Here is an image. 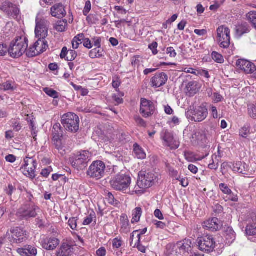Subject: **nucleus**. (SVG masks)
Returning a JSON list of instances; mask_svg holds the SVG:
<instances>
[{
  "mask_svg": "<svg viewBox=\"0 0 256 256\" xmlns=\"http://www.w3.org/2000/svg\"><path fill=\"white\" fill-rule=\"evenodd\" d=\"M142 214V210L140 207H136L132 212V219L131 222L132 224L138 222L140 221Z\"/></svg>",
  "mask_w": 256,
  "mask_h": 256,
  "instance_id": "nucleus-31",
  "label": "nucleus"
},
{
  "mask_svg": "<svg viewBox=\"0 0 256 256\" xmlns=\"http://www.w3.org/2000/svg\"><path fill=\"white\" fill-rule=\"evenodd\" d=\"M219 159L216 154H213L212 156V160L209 164L208 167L210 170H216L218 168L219 164Z\"/></svg>",
  "mask_w": 256,
  "mask_h": 256,
  "instance_id": "nucleus-35",
  "label": "nucleus"
},
{
  "mask_svg": "<svg viewBox=\"0 0 256 256\" xmlns=\"http://www.w3.org/2000/svg\"><path fill=\"white\" fill-rule=\"evenodd\" d=\"M229 166L236 172L247 174L248 166L244 163H242L240 162L233 164L230 163L229 164Z\"/></svg>",
  "mask_w": 256,
  "mask_h": 256,
  "instance_id": "nucleus-25",
  "label": "nucleus"
},
{
  "mask_svg": "<svg viewBox=\"0 0 256 256\" xmlns=\"http://www.w3.org/2000/svg\"><path fill=\"white\" fill-rule=\"evenodd\" d=\"M250 126L249 124H245L239 131V135L242 138H246L250 134Z\"/></svg>",
  "mask_w": 256,
  "mask_h": 256,
  "instance_id": "nucleus-38",
  "label": "nucleus"
},
{
  "mask_svg": "<svg viewBox=\"0 0 256 256\" xmlns=\"http://www.w3.org/2000/svg\"><path fill=\"white\" fill-rule=\"evenodd\" d=\"M44 91L47 95L54 98H58V92L52 88H44Z\"/></svg>",
  "mask_w": 256,
  "mask_h": 256,
  "instance_id": "nucleus-41",
  "label": "nucleus"
},
{
  "mask_svg": "<svg viewBox=\"0 0 256 256\" xmlns=\"http://www.w3.org/2000/svg\"><path fill=\"white\" fill-rule=\"evenodd\" d=\"M133 148L134 154L136 158L140 160H144L146 158L144 150L138 144H134Z\"/></svg>",
  "mask_w": 256,
  "mask_h": 256,
  "instance_id": "nucleus-29",
  "label": "nucleus"
},
{
  "mask_svg": "<svg viewBox=\"0 0 256 256\" xmlns=\"http://www.w3.org/2000/svg\"><path fill=\"white\" fill-rule=\"evenodd\" d=\"M76 56V53L74 50H68L66 60L72 61L75 59Z\"/></svg>",
  "mask_w": 256,
  "mask_h": 256,
  "instance_id": "nucleus-52",
  "label": "nucleus"
},
{
  "mask_svg": "<svg viewBox=\"0 0 256 256\" xmlns=\"http://www.w3.org/2000/svg\"><path fill=\"white\" fill-rule=\"evenodd\" d=\"M114 9L118 12V14L122 15L126 14L128 12L127 10L123 7L120 6H115L114 7Z\"/></svg>",
  "mask_w": 256,
  "mask_h": 256,
  "instance_id": "nucleus-59",
  "label": "nucleus"
},
{
  "mask_svg": "<svg viewBox=\"0 0 256 256\" xmlns=\"http://www.w3.org/2000/svg\"><path fill=\"white\" fill-rule=\"evenodd\" d=\"M140 238L137 240L135 244V246H136L139 251L142 253L146 252V247L140 244Z\"/></svg>",
  "mask_w": 256,
  "mask_h": 256,
  "instance_id": "nucleus-58",
  "label": "nucleus"
},
{
  "mask_svg": "<svg viewBox=\"0 0 256 256\" xmlns=\"http://www.w3.org/2000/svg\"><path fill=\"white\" fill-rule=\"evenodd\" d=\"M123 96L122 94L121 96H117L116 94L112 95V100L114 101L116 105L122 103L123 100L122 98V96Z\"/></svg>",
  "mask_w": 256,
  "mask_h": 256,
  "instance_id": "nucleus-55",
  "label": "nucleus"
},
{
  "mask_svg": "<svg viewBox=\"0 0 256 256\" xmlns=\"http://www.w3.org/2000/svg\"><path fill=\"white\" fill-rule=\"evenodd\" d=\"M212 57L213 60L218 63L222 64L224 62V59L222 55L216 52H212Z\"/></svg>",
  "mask_w": 256,
  "mask_h": 256,
  "instance_id": "nucleus-42",
  "label": "nucleus"
},
{
  "mask_svg": "<svg viewBox=\"0 0 256 256\" xmlns=\"http://www.w3.org/2000/svg\"><path fill=\"white\" fill-rule=\"evenodd\" d=\"M236 66L246 74H252L255 70V65L246 60H238L236 62Z\"/></svg>",
  "mask_w": 256,
  "mask_h": 256,
  "instance_id": "nucleus-22",
  "label": "nucleus"
},
{
  "mask_svg": "<svg viewBox=\"0 0 256 256\" xmlns=\"http://www.w3.org/2000/svg\"><path fill=\"white\" fill-rule=\"evenodd\" d=\"M52 168L49 167L42 170L40 174L44 178H48L52 172Z\"/></svg>",
  "mask_w": 256,
  "mask_h": 256,
  "instance_id": "nucleus-62",
  "label": "nucleus"
},
{
  "mask_svg": "<svg viewBox=\"0 0 256 256\" xmlns=\"http://www.w3.org/2000/svg\"><path fill=\"white\" fill-rule=\"evenodd\" d=\"M84 38V36L83 34H78L75 36L72 41V46L73 48H78L80 44H81Z\"/></svg>",
  "mask_w": 256,
  "mask_h": 256,
  "instance_id": "nucleus-34",
  "label": "nucleus"
},
{
  "mask_svg": "<svg viewBox=\"0 0 256 256\" xmlns=\"http://www.w3.org/2000/svg\"><path fill=\"white\" fill-rule=\"evenodd\" d=\"M246 19L252 26L256 29V11H250L246 15Z\"/></svg>",
  "mask_w": 256,
  "mask_h": 256,
  "instance_id": "nucleus-33",
  "label": "nucleus"
},
{
  "mask_svg": "<svg viewBox=\"0 0 256 256\" xmlns=\"http://www.w3.org/2000/svg\"><path fill=\"white\" fill-rule=\"evenodd\" d=\"M156 106L151 101L146 98L141 99L140 112L144 116L147 118L154 114L155 112Z\"/></svg>",
  "mask_w": 256,
  "mask_h": 256,
  "instance_id": "nucleus-15",
  "label": "nucleus"
},
{
  "mask_svg": "<svg viewBox=\"0 0 256 256\" xmlns=\"http://www.w3.org/2000/svg\"><path fill=\"white\" fill-rule=\"evenodd\" d=\"M50 14L53 17L60 18L65 16L66 12L62 4H56L51 8Z\"/></svg>",
  "mask_w": 256,
  "mask_h": 256,
  "instance_id": "nucleus-23",
  "label": "nucleus"
},
{
  "mask_svg": "<svg viewBox=\"0 0 256 256\" xmlns=\"http://www.w3.org/2000/svg\"><path fill=\"white\" fill-rule=\"evenodd\" d=\"M156 176L152 172H140L136 185L135 186L132 194L134 193L137 195L144 194L145 190L152 186L156 180Z\"/></svg>",
  "mask_w": 256,
  "mask_h": 256,
  "instance_id": "nucleus-1",
  "label": "nucleus"
},
{
  "mask_svg": "<svg viewBox=\"0 0 256 256\" xmlns=\"http://www.w3.org/2000/svg\"><path fill=\"white\" fill-rule=\"evenodd\" d=\"M60 240L54 237H48L42 240V248L48 250H54L60 244Z\"/></svg>",
  "mask_w": 256,
  "mask_h": 256,
  "instance_id": "nucleus-21",
  "label": "nucleus"
},
{
  "mask_svg": "<svg viewBox=\"0 0 256 256\" xmlns=\"http://www.w3.org/2000/svg\"><path fill=\"white\" fill-rule=\"evenodd\" d=\"M0 8L2 10L10 14L13 17L17 16L20 12L17 6L9 1H5L2 2Z\"/></svg>",
  "mask_w": 256,
  "mask_h": 256,
  "instance_id": "nucleus-19",
  "label": "nucleus"
},
{
  "mask_svg": "<svg viewBox=\"0 0 256 256\" xmlns=\"http://www.w3.org/2000/svg\"><path fill=\"white\" fill-rule=\"evenodd\" d=\"M202 226L204 229L214 232L218 230L221 228L222 224L218 218H213L204 222L202 224Z\"/></svg>",
  "mask_w": 256,
  "mask_h": 256,
  "instance_id": "nucleus-20",
  "label": "nucleus"
},
{
  "mask_svg": "<svg viewBox=\"0 0 256 256\" xmlns=\"http://www.w3.org/2000/svg\"><path fill=\"white\" fill-rule=\"evenodd\" d=\"M92 8L91 2L90 0L86 2L84 8L83 10V14L85 16H86Z\"/></svg>",
  "mask_w": 256,
  "mask_h": 256,
  "instance_id": "nucleus-53",
  "label": "nucleus"
},
{
  "mask_svg": "<svg viewBox=\"0 0 256 256\" xmlns=\"http://www.w3.org/2000/svg\"><path fill=\"white\" fill-rule=\"evenodd\" d=\"M226 243L228 244H231L236 238V234L232 228L228 227L224 231Z\"/></svg>",
  "mask_w": 256,
  "mask_h": 256,
  "instance_id": "nucleus-30",
  "label": "nucleus"
},
{
  "mask_svg": "<svg viewBox=\"0 0 256 256\" xmlns=\"http://www.w3.org/2000/svg\"><path fill=\"white\" fill-rule=\"evenodd\" d=\"M224 199H225L226 201L231 200L234 202L238 200L237 195H235L234 194H233L232 190L230 194H228L224 197Z\"/></svg>",
  "mask_w": 256,
  "mask_h": 256,
  "instance_id": "nucleus-48",
  "label": "nucleus"
},
{
  "mask_svg": "<svg viewBox=\"0 0 256 256\" xmlns=\"http://www.w3.org/2000/svg\"><path fill=\"white\" fill-rule=\"evenodd\" d=\"M132 179L129 176L118 174L112 178L110 184L114 190L124 192L129 188Z\"/></svg>",
  "mask_w": 256,
  "mask_h": 256,
  "instance_id": "nucleus-4",
  "label": "nucleus"
},
{
  "mask_svg": "<svg viewBox=\"0 0 256 256\" xmlns=\"http://www.w3.org/2000/svg\"><path fill=\"white\" fill-rule=\"evenodd\" d=\"M17 252L21 256H36L38 253L36 248L30 245L18 248Z\"/></svg>",
  "mask_w": 256,
  "mask_h": 256,
  "instance_id": "nucleus-24",
  "label": "nucleus"
},
{
  "mask_svg": "<svg viewBox=\"0 0 256 256\" xmlns=\"http://www.w3.org/2000/svg\"><path fill=\"white\" fill-rule=\"evenodd\" d=\"M187 118L192 122H201L206 118L208 114V109L204 106L192 108L186 112Z\"/></svg>",
  "mask_w": 256,
  "mask_h": 256,
  "instance_id": "nucleus-6",
  "label": "nucleus"
},
{
  "mask_svg": "<svg viewBox=\"0 0 256 256\" xmlns=\"http://www.w3.org/2000/svg\"><path fill=\"white\" fill-rule=\"evenodd\" d=\"M198 86V83L196 82H191L188 84L186 88L190 95L192 96L198 91L199 88Z\"/></svg>",
  "mask_w": 256,
  "mask_h": 256,
  "instance_id": "nucleus-32",
  "label": "nucleus"
},
{
  "mask_svg": "<svg viewBox=\"0 0 256 256\" xmlns=\"http://www.w3.org/2000/svg\"><path fill=\"white\" fill-rule=\"evenodd\" d=\"M216 40L220 46L222 48H228L230 44V30L224 26L218 27L216 30Z\"/></svg>",
  "mask_w": 256,
  "mask_h": 256,
  "instance_id": "nucleus-9",
  "label": "nucleus"
},
{
  "mask_svg": "<svg viewBox=\"0 0 256 256\" xmlns=\"http://www.w3.org/2000/svg\"><path fill=\"white\" fill-rule=\"evenodd\" d=\"M166 54H168L170 57L174 58L177 55V53L174 48L172 46L168 47L166 48Z\"/></svg>",
  "mask_w": 256,
  "mask_h": 256,
  "instance_id": "nucleus-50",
  "label": "nucleus"
},
{
  "mask_svg": "<svg viewBox=\"0 0 256 256\" xmlns=\"http://www.w3.org/2000/svg\"><path fill=\"white\" fill-rule=\"evenodd\" d=\"M160 138L164 146L176 150L180 146L179 142L174 138L173 134L166 130H163L162 132Z\"/></svg>",
  "mask_w": 256,
  "mask_h": 256,
  "instance_id": "nucleus-13",
  "label": "nucleus"
},
{
  "mask_svg": "<svg viewBox=\"0 0 256 256\" xmlns=\"http://www.w3.org/2000/svg\"><path fill=\"white\" fill-rule=\"evenodd\" d=\"M90 154L88 151H84L80 154L72 156L70 159L72 166L78 170H82L87 166L90 160Z\"/></svg>",
  "mask_w": 256,
  "mask_h": 256,
  "instance_id": "nucleus-8",
  "label": "nucleus"
},
{
  "mask_svg": "<svg viewBox=\"0 0 256 256\" xmlns=\"http://www.w3.org/2000/svg\"><path fill=\"white\" fill-rule=\"evenodd\" d=\"M67 25L66 20H59L55 24L54 28L58 32H63L66 30Z\"/></svg>",
  "mask_w": 256,
  "mask_h": 256,
  "instance_id": "nucleus-36",
  "label": "nucleus"
},
{
  "mask_svg": "<svg viewBox=\"0 0 256 256\" xmlns=\"http://www.w3.org/2000/svg\"><path fill=\"white\" fill-rule=\"evenodd\" d=\"M14 86H12V83L9 81H7L0 85V90L4 91L14 90Z\"/></svg>",
  "mask_w": 256,
  "mask_h": 256,
  "instance_id": "nucleus-43",
  "label": "nucleus"
},
{
  "mask_svg": "<svg viewBox=\"0 0 256 256\" xmlns=\"http://www.w3.org/2000/svg\"><path fill=\"white\" fill-rule=\"evenodd\" d=\"M105 170L104 163L100 160H96L90 166L86 173L90 178L98 180L104 176Z\"/></svg>",
  "mask_w": 256,
  "mask_h": 256,
  "instance_id": "nucleus-7",
  "label": "nucleus"
},
{
  "mask_svg": "<svg viewBox=\"0 0 256 256\" xmlns=\"http://www.w3.org/2000/svg\"><path fill=\"white\" fill-rule=\"evenodd\" d=\"M102 56V50L100 47H96L89 52V56L92 58L101 57Z\"/></svg>",
  "mask_w": 256,
  "mask_h": 256,
  "instance_id": "nucleus-37",
  "label": "nucleus"
},
{
  "mask_svg": "<svg viewBox=\"0 0 256 256\" xmlns=\"http://www.w3.org/2000/svg\"><path fill=\"white\" fill-rule=\"evenodd\" d=\"M219 188L220 190L226 196L228 194L231 193V190L229 188L228 186L224 184H220L219 186Z\"/></svg>",
  "mask_w": 256,
  "mask_h": 256,
  "instance_id": "nucleus-51",
  "label": "nucleus"
},
{
  "mask_svg": "<svg viewBox=\"0 0 256 256\" xmlns=\"http://www.w3.org/2000/svg\"><path fill=\"white\" fill-rule=\"evenodd\" d=\"M74 252V246L64 243L57 252L56 256H70Z\"/></svg>",
  "mask_w": 256,
  "mask_h": 256,
  "instance_id": "nucleus-26",
  "label": "nucleus"
},
{
  "mask_svg": "<svg viewBox=\"0 0 256 256\" xmlns=\"http://www.w3.org/2000/svg\"><path fill=\"white\" fill-rule=\"evenodd\" d=\"M12 234L10 242L13 243L20 244L26 239V232L19 228H16L10 230Z\"/></svg>",
  "mask_w": 256,
  "mask_h": 256,
  "instance_id": "nucleus-17",
  "label": "nucleus"
},
{
  "mask_svg": "<svg viewBox=\"0 0 256 256\" xmlns=\"http://www.w3.org/2000/svg\"><path fill=\"white\" fill-rule=\"evenodd\" d=\"M52 134L53 136L52 140L56 148L58 150H62L64 148L62 142V130L59 123L55 124L54 125Z\"/></svg>",
  "mask_w": 256,
  "mask_h": 256,
  "instance_id": "nucleus-14",
  "label": "nucleus"
},
{
  "mask_svg": "<svg viewBox=\"0 0 256 256\" xmlns=\"http://www.w3.org/2000/svg\"><path fill=\"white\" fill-rule=\"evenodd\" d=\"M122 244V241L120 238H115L112 240V244L114 248H120Z\"/></svg>",
  "mask_w": 256,
  "mask_h": 256,
  "instance_id": "nucleus-49",
  "label": "nucleus"
},
{
  "mask_svg": "<svg viewBox=\"0 0 256 256\" xmlns=\"http://www.w3.org/2000/svg\"><path fill=\"white\" fill-rule=\"evenodd\" d=\"M44 11L40 12L36 20L35 35L38 38L46 39L48 35L50 22L44 17Z\"/></svg>",
  "mask_w": 256,
  "mask_h": 256,
  "instance_id": "nucleus-3",
  "label": "nucleus"
},
{
  "mask_svg": "<svg viewBox=\"0 0 256 256\" xmlns=\"http://www.w3.org/2000/svg\"><path fill=\"white\" fill-rule=\"evenodd\" d=\"M198 246L202 251L211 252L214 249L216 244L212 236L206 235L199 240Z\"/></svg>",
  "mask_w": 256,
  "mask_h": 256,
  "instance_id": "nucleus-11",
  "label": "nucleus"
},
{
  "mask_svg": "<svg viewBox=\"0 0 256 256\" xmlns=\"http://www.w3.org/2000/svg\"><path fill=\"white\" fill-rule=\"evenodd\" d=\"M8 52V48L6 44H0V55L2 56H4L7 52Z\"/></svg>",
  "mask_w": 256,
  "mask_h": 256,
  "instance_id": "nucleus-61",
  "label": "nucleus"
},
{
  "mask_svg": "<svg viewBox=\"0 0 256 256\" xmlns=\"http://www.w3.org/2000/svg\"><path fill=\"white\" fill-rule=\"evenodd\" d=\"M28 47V40L25 36L16 38L8 48V54L13 58H18L24 54Z\"/></svg>",
  "mask_w": 256,
  "mask_h": 256,
  "instance_id": "nucleus-2",
  "label": "nucleus"
},
{
  "mask_svg": "<svg viewBox=\"0 0 256 256\" xmlns=\"http://www.w3.org/2000/svg\"><path fill=\"white\" fill-rule=\"evenodd\" d=\"M38 207L32 204H29L23 206L19 209L18 215L24 218H34L36 216V210Z\"/></svg>",
  "mask_w": 256,
  "mask_h": 256,
  "instance_id": "nucleus-16",
  "label": "nucleus"
},
{
  "mask_svg": "<svg viewBox=\"0 0 256 256\" xmlns=\"http://www.w3.org/2000/svg\"><path fill=\"white\" fill-rule=\"evenodd\" d=\"M168 79V77L166 73H157L152 78L151 84L153 87L160 88L166 83Z\"/></svg>",
  "mask_w": 256,
  "mask_h": 256,
  "instance_id": "nucleus-18",
  "label": "nucleus"
},
{
  "mask_svg": "<svg viewBox=\"0 0 256 256\" xmlns=\"http://www.w3.org/2000/svg\"><path fill=\"white\" fill-rule=\"evenodd\" d=\"M120 231L125 234L130 231V227L128 216L126 214H122L120 218Z\"/></svg>",
  "mask_w": 256,
  "mask_h": 256,
  "instance_id": "nucleus-27",
  "label": "nucleus"
},
{
  "mask_svg": "<svg viewBox=\"0 0 256 256\" xmlns=\"http://www.w3.org/2000/svg\"><path fill=\"white\" fill-rule=\"evenodd\" d=\"M224 98L219 93L214 92L213 96L212 98V100L216 103L222 101Z\"/></svg>",
  "mask_w": 256,
  "mask_h": 256,
  "instance_id": "nucleus-54",
  "label": "nucleus"
},
{
  "mask_svg": "<svg viewBox=\"0 0 256 256\" xmlns=\"http://www.w3.org/2000/svg\"><path fill=\"white\" fill-rule=\"evenodd\" d=\"M248 115L253 118L256 119V106L250 104L248 106Z\"/></svg>",
  "mask_w": 256,
  "mask_h": 256,
  "instance_id": "nucleus-44",
  "label": "nucleus"
},
{
  "mask_svg": "<svg viewBox=\"0 0 256 256\" xmlns=\"http://www.w3.org/2000/svg\"><path fill=\"white\" fill-rule=\"evenodd\" d=\"M147 232V228H144L140 230H136L133 232L130 236V240L132 242L134 240V236H136L138 239L140 240L141 236L145 234Z\"/></svg>",
  "mask_w": 256,
  "mask_h": 256,
  "instance_id": "nucleus-40",
  "label": "nucleus"
},
{
  "mask_svg": "<svg viewBox=\"0 0 256 256\" xmlns=\"http://www.w3.org/2000/svg\"><path fill=\"white\" fill-rule=\"evenodd\" d=\"M225 0H217L214 2V4L211 5L210 7V9L211 10L216 11L219 8L224 2Z\"/></svg>",
  "mask_w": 256,
  "mask_h": 256,
  "instance_id": "nucleus-46",
  "label": "nucleus"
},
{
  "mask_svg": "<svg viewBox=\"0 0 256 256\" xmlns=\"http://www.w3.org/2000/svg\"><path fill=\"white\" fill-rule=\"evenodd\" d=\"M190 244L191 242L190 240H186L180 248L183 250H188L190 248Z\"/></svg>",
  "mask_w": 256,
  "mask_h": 256,
  "instance_id": "nucleus-63",
  "label": "nucleus"
},
{
  "mask_svg": "<svg viewBox=\"0 0 256 256\" xmlns=\"http://www.w3.org/2000/svg\"><path fill=\"white\" fill-rule=\"evenodd\" d=\"M249 32L248 26L246 23L238 24L236 28V36L240 38L244 34Z\"/></svg>",
  "mask_w": 256,
  "mask_h": 256,
  "instance_id": "nucleus-28",
  "label": "nucleus"
},
{
  "mask_svg": "<svg viewBox=\"0 0 256 256\" xmlns=\"http://www.w3.org/2000/svg\"><path fill=\"white\" fill-rule=\"evenodd\" d=\"M61 122L66 130L70 132H75L79 129V118L74 113L68 112L64 114Z\"/></svg>",
  "mask_w": 256,
  "mask_h": 256,
  "instance_id": "nucleus-5",
  "label": "nucleus"
},
{
  "mask_svg": "<svg viewBox=\"0 0 256 256\" xmlns=\"http://www.w3.org/2000/svg\"><path fill=\"white\" fill-rule=\"evenodd\" d=\"M107 199L108 202L112 204L115 205L118 204L117 200H115L114 196L110 192L108 194Z\"/></svg>",
  "mask_w": 256,
  "mask_h": 256,
  "instance_id": "nucleus-56",
  "label": "nucleus"
},
{
  "mask_svg": "<svg viewBox=\"0 0 256 256\" xmlns=\"http://www.w3.org/2000/svg\"><path fill=\"white\" fill-rule=\"evenodd\" d=\"M36 168V162L32 158L26 157L24 160V164L21 167L23 174L30 178L35 177V170Z\"/></svg>",
  "mask_w": 256,
  "mask_h": 256,
  "instance_id": "nucleus-12",
  "label": "nucleus"
},
{
  "mask_svg": "<svg viewBox=\"0 0 256 256\" xmlns=\"http://www.w3.org/2000/svg\"><path fill=\"white\" fill-rule=\"evenodd\" d=\"M77 218L75 217H72L68 220V224L73 230H76L77 228Z\"/></svg>",
  "mask_w": 256,
  "mask_h": 256,
  "instance_id": "nucleus-47",
  "label": "nucleus"
},
{
  "mask_svg": "<svg viewBox=\"0 0 256 256\" xmlns=\"http://www.w3.org/2000/svg\"><path fill=\"white\" fill-rule=\"evenodd\" d=\"M48 48V44L46 39L38 38L32 47L28 50L26 54L28 56L34 57L42 53Z\"/></svg>",
  "mask_w": 256,
  "mask_h": 256,
  "instance_id": "nucleus-10",
  "label": "nucleus"
},
{
  "mask_svg": "<svg viewBox=\"0 0 256 256\" xmlns=\"http://www.w3.org/2000/svg\"><path fill=\"white\" fill-rule=\"evenodd\" d=\"M94 218H95V217L94 216V214H90L84 219V220L83 222V224L84 226L90 224L92 222Z\"/></svg>",
  "mask_w": 256,
  "mask_h": 256,
  "instance_id": "nucleus-57",
  "label": "nucleus"
},
{
  "mask_svg": "<svg viewBox=\"0 0 256 256\" xmlns=\"http://www.w3.org/2000/svg\"><path fill=\"white\" fill-rule=\"evenodd\" d=\"M128 22H128L125 19H122L120 20H116L114 22L116 26L118 28H121L122 26H124L125 23Z\"/></svg>",
  "mask_w": 256,
  "mask_h": 256,
  "instance_id": "nucleus-60",
  "label": "nucleus"
},
{
  "mask_svg": "<svg viewBox=\"0 0 256 256\" xmlns=\"http://www.w3.org/2000/svg\"><path fill=\"white\" fill-rule=\"evenodd\" d=\"M106 248L104 247H101L96 250V254L97 256H106Z\"/></svg>",
  "mask_w": 256,
  "mask_h": 256,
  "instance_id": "nucleus-64",
  "label": "nucleus"
},
{
  "mask_svg": "<svg viewBox=\"0 0 256 256\" xmlns=\"http://www.w3.org/2000/svg\"><path fill=\"white\" fill-rule=\"evenodd\" d=\"M184 158L188 162H195L198 160H200L203 158H196L193 153L190 152H185Z\"/></svg>",
  "mask_w": 256,
  "mask_h": 256,
  "instance_id": "nucleus-39",
  "label": "nucleus"
},
{
  "mask_svg": "<svg viewBox=\"0 0 256 256\" xmlns=\"http://www.w3.org/2000/svg\"><path fill=\"white\" fill-rule=\"evenodd\" d=\"M246 234L248 236H256V226L248 225L246 230Z\"/></svg>",
  "mask_w": 256,
  "mask_h": 256,
  "instance_id": "nucleus-45",
  "label": "nucleus"
}]
</instances>
